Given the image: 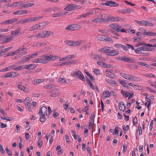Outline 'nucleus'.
<instances>
[{"mask_svg": "<svg viewBox=\"0 0 156 156\" xmlns=\"http://www.w3.org/2000/svg\"><path fill=\"white\" fill-rule=\"evenodd\" d=\"M54 87V85L53 84L47 85L44 86V87L45 89H51Z\"/></svg>", "mask_w": 156, "mask_h": 156, "instance_id": "56", "label": "nucleus"}, {"mask_svg": "<svg viewBox=\"0 0 156 156\" xmlns=\"http://www.w3.org/2000/svg\"><path fill=\"white\" fill-rule=\"evenodd\" d=\"M45 115H41L42 117H40V120L41 122H44L45 121L46 119Z\"/></svg>", "mask_w": 156, "mask_h": 156, "instance_id": "58", "label": "nucleus"}, {"mask_svg": "<svg viewBox=\"0 0 156 156\" xmlns=\"http://www.w3.org/2000/svg\"><path fill=\"white\" fill-rule=\"evenodd\" d=\"M93 71L96 75H99L100 74V70L98 69L94 68L93 69Z\"/></svg>", "mask_w": 156, "mask_h": 156, "instance_id": "52", "label": "nucleus"}, {"mask_svg": "<svg viewBox=\"0 0 156 156\" xmlns=\"http://www.w3.org/2000/svg\"><path fill=\"white\" fill-rule=\"evenodd\" d=\"M46 43L44 42H39L34 44V46L36 47H40L42 46H45Z\"/></svg>", "mask_w": 156, "mask_h": 156, "instance_id": "31", "label": "nucleus"}, {"mask_svg": "<svg viewBox=\"0 0 156 156\" xmlns=\"http://www.w3.org/2000/svg\"><path fill=\"white\" fill-rule=\"evenodd\" d=\"M27 12L28 11L27 10H19L13 12V14L15 15H23L26 14Z\"/></svg>", "mask_w": 156, "mask_h": 156, "instance_id": "11", "label": "nucleus"}, {"mask_svg": "<svg viewBox=\"0 0 156 156\" xmlns=\"http://www.w3.org/2000/svg\"><path fill=\"white\" fill-rule=\"evenodd\" d=\"M42 57L44 59L49 61L55 60L57 57V56L54 55H50L49 56L43 55Z\"/></svg>", "mask_w": 156, "mask_h": 156, "instance_id": "8", "label": "nucleus"}, {"mask_svg": "<svg viewBox=\"0 0 156 156\" xmlns=\"http://www.w3.org/2000/svg\"><path fill=\"white\" fill-rule=\"evenodd\" d=\"M24 69V65L19 66L16 67H13L12 69L14 70H19Z\"/></svg>", "mask_w": 156, "mask_h": 156, "instance_id": "37", "label": "nucleus"}, {"mask_svg": "<svg viewBox=\"0 0 156 156\" xmlns=\"http://www.w3.org/2000/svg\"><path fill=\"white\" fill-rule=\"evenodd\" d=\"M18 19L16 18H14L12 19H10L8 20H5L3 22H2L1 24H11L12 23H13L15 22H16L18 21Z\"/></svg>", "mask_w": 156, "mask_h": 156, "instance_id": "15", "label": "nucleus"}, {"mask_svg": "<svg viewBox=\"0 0 156 156\" xmlns=\"http://www.w3.org/2000/svg\"><path fill=\"white\" fill-rule=\"evenodd\" d=\"M105 74L106 76H108L111 78H113L114 76V74L110 71L109 69L107 70L105 72Z\"/></svg>", "mask_w": 156, "mask_h": 156, "instance_id": "20", "label": "nucleus"}, {"mask_svg": "<svg viewBox=\"0 0 156 156\" xmlns=\"http://www.w3.org/2000/svg\"><path fill=\"white\" fill-rule=\"evenodd\" d=\"M144 26H146L152 27L153 26V24L151 23L149 21L146 20H144Z\"/></svg>", "mask_w": 156, "mask_h": 156, "instance_id": "42", "label": "nucleus"}, {"mask_svg": "<svg viewBox=\"0 0 156 156\" xmlns=\"http://www.w3.org/2000/svg\"><path fill=\"white\" fill-rule=\"evenodd\" d=\"M77 62V61L76 60H70L67 62V65H74L76 64Z\"/></svg>", "mask_w": 156, "mask_h": 156, "instance_id": "34", "label": "nucleus"}, {"mask_svg": "<svg viewBox=\"0 0 156 156\" xmlns=\"http://www.w3.org/2000/svg\"><path fill=\"white\" fill-rule=\"evenodd\" d=\"M23 4L24 2H23L19 1L13 3V4H11V6L14 8H15L16 7H19L22 6L23 5Z\"/></svg>", "mask_w": 156, "mask_h": 156, "instance_id": "17", "label": "nucleus"}, {"mask_svg": "<svg viewBox=\"0 0 156 156\" xmlns=\"http://www.w3.org/2000/svg\"><path fill=\"white\" fill-rule=\"evenodd\" d=\"M80 72H81L79 70L77 71H74L72 72L71 75L74 77H75L77 76H78L79 74L80 73Z\"/></svg>", "mask_w": 156, "mask_h": 156, "instance_id": "27", "label": "nucleus"}, {"mask_svg": "<svg viewBox=\"0 0 156 156\" xmlns=\"http://www.w3.org/2000/svg\"><path fill=\"white\" fill-rule=\"evenodd\" d=\"M44 81L42 79H36L34 80V83L36 85H37L39 83L41 82H43Z\"/></svg>", "mask_w": 156, "mask_h": 156, "instance_id": "35", "label": "nucleus"}, {"mask_svg": "<svg viewBox=\"0 0 156 156\" xmlns=\"http://www.w3.org/2000/svg\"><path fill=\"white\" fill-rule=\"evenodd\" d=\"M92 58L93 59H95L96 60H98L100 58V55H97L96 54L92 55H91Z\"/></svg>", "mask_w": 156, "mask_h": 156, "instance_id": "49", "label": "nucleus"}, {"mask_svg": "<svg viewBox=\"0 0 156 156\" xmlns=\"http://www.w3.org/2000/svg\"><path fill=\"white\" fill-rule=\"evenodd\" d=\"M15 65H14L8 66L6 68H5L4 69H1L0 70V71L1 72H3L7 71H9L11 69L13 68V67H15Z\"/></svg>", "mask_w": 156, "mask_h": 156, "instance_id": "24", "label": "nucleus"}, {"mask_svg": "<svg viewBox=\"0 0 156 156\" xmlns=\"http://www.w3.org/2000/svg\"><path fill=\"white\" fill-rule=\"evenodd\" d=\"M144 20H142L141 21H139L138 20H135V22L139 25H144Z\"/></svg>", "mask_w": 156, "mask_h": 156, "instance_id": "59", "label": "nucleus"}, {"mask_svg": "<svg viewBox=\"0 0 156 156\" xmlns=\"http://www.w3.org/2000/svg\"><path fill=\"white\" fill-rule=\"evenodd\" d=\"M17 54V53H16V50H15L13 51L8 53L5 56V57H7L9 56Z\"/></svg>", "mask_w": 156, "mask_h": 156, "instance_id": "43", "label": "nucleus"}, {"mask_svg": "<svg viewBox=\"0 0 156 156\" xmlns=\"http://www.w3.org/2000/svg\"><path fill=\"white\" fill-rule=\"evenodd\" d=\"M125 126L124 125L123 126L122 128L124 132L125 133H126V132L129 129V126L128 125H127L124 128Z\"/></svg>", "mask_w": 156, "mask_h": 156, "instance_id": "60", "label": "nucleus"}, {"mask_svg": "<svg viewBox=\"0 0 156 156\" xmlns=\"http://www.w3.org/2000/svg\"><path fill=\"white\" fill-rule=\"evenodd\" d=\"M17 88L25 92H27L28 90V89L27 88L21 84L18 85L17 86Z\"/></svg>", "mask_w": 156, "mask_h": 156, "instance_id": "22", "label": "nucleus"}, {"mask_svg": "<svg viewBox=\"0 0 156 156\" xmlns=\"http://www.w3.org/2000/svg\"><path fill=\"white\" fill-rule=\"evenodd\" d=\"M31 59V57H30V56H29L27 58H23L21 61H20L19 62L20 63L24 62L29 61Z\"/></svg>", "mask_w": 156, "mask_h": 156, "instance_id": "51", "label": "nucleus"}, {"mask_svg": "<svg viewBox=\"0 0 156 156\" xmlns=\"http://www.w3.org/2000/svg\"><path fill=\"white\" fill-rule=\"evenodd\" d=\"M11 75L12 78L14 77L18 76L19 75V74L15 72H11Z\"/></svg>", "mask_w": 156, "mask_h": 156, "instance_id": "57", "label": "nucleus"}, {"mask_svg": "<svg viewBox=\"0 0 156 156\" xmlns=\"http://www.w3.org/2000/svg\"><path fill=\"white\" fill-rule=\"evenodd\" d=\"M74 4H70L69 5H68L66 6L65 8V9L66 10H67L68 11H70L73 9H74Z\"/></svg>", "mask_w": 156, "mask_h": 156, "instance_id": "23", "label": "nucleus"}, {"mask_svg": "<svg viewBox=\"0 0 156 156\" xmlns=\"http://www.w3.org/2000/svg\"><path fill=\"white\" fill-rule=\"evenodd\" d=\"M78 26L77 24H75L70 25L68 26L66 29L67 30H77Z\"/></svg>", "mask_w": 156, "mask_h": 156, "instance_id": "7", "label": "nucleus"}, {"mask_svg": "<svg viewBox=\"0 0 156 156\" xmlns=\"http://www.w3.org/2000/svg\"><path fill=\"white\" fill-rule=\"evenodd\" d=\"M114 47L118 50L122 49L125 51H127V48L126 46L119 44H116L114 45Z\"/></svg>", "mask_w": 156, "mask_h": 156, "instance_id": "5", "label": "nucleus"}, {"mask_svg": "<svg viewBox=\"0 0 156 156\" xmlns=\"http://www.w3.org/2000/svg\"><path fill=\"white\" fill-rule=\"evenodd\" d=\"M39 52L37 51L35 53H34L32 54L31 55H30V57H31V59L35 57L36 56L39 54Z\"/></svg>", "mask_w": 156, "mask_h": 156, "instance_id": "61", "label": "nucleus"}, {"mask_svg": "<svg viewBox=\"0 0 156 156\" xmlns=\"http://www.w3.org/2000/svg\"><path fill=\"white\" fill-rule=\"evenodd\" d=\"M119 54L118 51L114 49H112L110 53H109V55L110 56H114L118 55Z\"/></svg>", "mask_w": 156, "mask_h": 156, "instance_id": "29", "label": "nucleus"}, {"mask_svg": "<svg viewBox=\"0 0 156 156\" xmlns=\"http://www.w3.org/2000/svg\"><path fill=\"white\" fill-rule=\"evenodd\" d=\"M109 18V16H108L106 14H104L101 15V18L105 20L104 21H102V22H105L106 21V20L107 21V18Z\"/></svg>", "mask_w": 156, "mask_h": 156, "instance_id": "50", "label": "nucleus"}, {"mask_svg": "<svg viewBox=\"0 0 156 156\" xmlns=\"http://www.w3.org/2000/svg\"><path fill=\"white\" fill-rule=\"evenodd\" d=\"M119 83L123 86L125 87L127 89L128 88V86L127 85L126 83L124 81L119 80Z\"/></svg>", "mask_w": 156, "mask_h": 156, "instance_id": "40", "label": "nucleus"}, {"mask_svg": "<svg viewBox=\"0 0 156 156\" xmlns=\"http://www.w3.org/2000/svg\"><path fill=\"white\" fill-rule=\"evenodd\" d=\"M147 46V44H146V43L144 42H140V43H137L136 45V47H138L140 46Z\"/></svg>", "mask_w": 156, "mask_h": 156, "instance_id": "53", "label": "nucleus"}, {"mask_svg": "<svg viewBox=\"0 0 156 156\" xmlns=\"http://www.w3.org/2000/svg\"><path fill=\"white\" fill-rule=\"evenodd\" d=\"M139 50H140V51H151L154 50V48H149L148 46H144L139 48Z\"/></svg>", "mask_w": 156, "mask_h": 156, "instance_id": "9", "label": "nucleus"}, {"mask_svg": "<svg viewBox=\"0 0 156 156\" xmlns=\"http://www.w3.org/2000/svg\"><path fill=\"white\" fill-rule=\"evenodd\" d=\"M110 96V93L109 91L105 90L104 91L101 95V99H105L106 98H109Z\"/></svg>", "mask_w": 156, "mask_h": 156, "instance_id": "13", "label": "nucleus"}, {"mask_svg": "<svg viewBox=\"0 0 156 156\" xmlns=\"http://www.w3.org/2000/svg\"><path fill=\"white\" fill-rule=\"evenodd\" d=\"M66 57V60H69L70 59L75 58V55H68Z\"/></svg>", "mask_w": 156, "mask_h": 156, "instance_id": "54", "label": "nucleus"}, {"mask_svg": "<svg viewBox=\"0 0 156 156\" xmlns=\"http://www.w3.org/2000/svg\"><path fill=\"white\" fill-rule=\"evenodd\" d=\"M109 27L113 29L115 31L117 32H119L120 31V29L122 28L121 26L119 25L118 24L113 23L108 25Z\"/></svg>", "mask_w": 156, "mask_h": 156, "instance_id": "2", "label": "nucleus"}, {"mask_svg": "<svg viewBox=\"0 0 156 156\" xmlns=\"http://www.w3.org/2000/svg\"><path fill=\"white\" fill-rule=\"evenodd\" d=\"M119 109L122 111H124L126 109V105L123 102L121 101L119 103Z\"/></svg>", "mask_w": 156, "mask_h": 156, "instance_id": "19", "label": "nucleus"}, {"mask_svg": "<svg viewBox=\"0 0 156 156\" xmlns=\"http://www.w3.org/2000/svg\"><path fill=\"white\" fill-rule=\"evenodd\" d=\"M24 69L28 70H32L34 69L36 66V65L34 64H31L30 65H24Z\"/></svg>", "mask_w": 156, "mask_h": 156, "instance_id": "14", "label": "nucleus"}, {"mask_svg": "<svg viewBox=\"0 0 156 156\" xmlns=\"http://www.w3.org/2000/svg\"><path fill=\"white\" fill-rule=\"evenodd\" d=\"M47 108L45 106H43L41 107L38 113L40 115H47Z\"/></svg>", "mask_w": 156, "mask_h": 156, "instance_id": "3", "label": "nucleus"}, {"mask_svg": "<svg viewBox=\"0 0 156 156\" xmlns=\"http://www.w3.org/2000/svg\"><path fill=\"white\" fill-rule=\"evenodd\" d=\"M120 75L122 77L129 80L131 75H129L126 74H125L123 73H120Z\"/></svg>", "mask_w": 156, "mask_h": 156, "instance_id": "26", "label": "nucleus"}, {"mask_svg": "<svg viewBox=\"0 0 156 156\" xmlns=\"http://www.w3.org/2000/svg\"><path fill=\"white\" fill-rule=\"evenodd\" d=\"M97 64L99 66L103 67L104 68H110L112 66L111 65L109 64H107L105 62L101 61H98L97 62Z\"/></svg>", "mask_w": 156, "mask_h": 156, "instance_id": "10", "label": "nucleus"}, {"mask_svg": "<svg viewBox=\"0 0 156 156\" xmlns=\"http://www.w3.org/2000/svg\"><path fill=\"white\" fill-rule=\"evenodd\" d=\"M105 20L104 19H102L100 18H97V19H94L92 20V21L93 22H102V21H104Z\"/></svg>", "mask_w": 156, "mask_h": 156, "instance_id": "36", "label": "nucleus"}, {"mask_svg": "<svg viewBox=\"0 0 156 156\" xmlns=\"http://www.w3.org/2000/svg\"><path fill=\"white\" fill-rule=\"evenodd\" d=\"M66 13H68V12H66L64 13L62 11H61L58 12L56 13L55 14H54L52 15V16L53 17H59L62 16L64 15H66Z\"/></svg>", "mask_w": 156, "mask_h": 156, "instance_id": "18", "label": "nucleus"}, {"mask_svg": "<svg viewBox=\"0 0 156 156\" xmlns=\"http://www.w3.org/2000/svg\"><path fill=\"white\" fill-rule=\"evenodd\" d=\"M59 95V93L58 91L55 92L50 95L51 97L55 98L58 96Z\"/></svg>", "mask_w": 156, "mask_h": 156, "instance_id": "47", "label": "nucleus"}, {"mask_svg": "<svg viewBox=\"0 0 156 156\" xmlns=\"http://www.w3.org/2000/svg\"><path fill=\"white\" fill-rule=\"evenodd\" d=\"M38 29V24H36L34 26L30 27L29 29V30L30 31H32L33 30H36Z\"/></svg>", "mask_w": 156, "mask_h": 156, "instance_id": "32", "label": "nucleus"}, {"mask_svg": "<svg viewBox=\"0 0 156 156\" xmlns=\"http://www.w3.org/2000/svg\"><path fill=\"white\" fill-rule=\"evenodd\" d=\"M130 80L132 81H140L141 80V79L140 78L136 77L131 75L130 76Z\"/></svg>", "mask_w": 156, "mask_h": 156, "instance_id": "25", "label": "nucleus"}, {"mask_svg": "<svg viewBox=\"0 0 156 156\" xmlns=\"http://www.w3.org/2000/svg\"><path fill=\"white\" fill-rule=\"evenodd\" d=\"M32 62L34 63H40L45 64L47 63V61L43 58H37L34 59L32 61Z\"/></svg>", "mask_w": 156, "mask_h": 156, "instance_id": "12", "label": "nucleus"}, {"mask_svg": "<svg viewBox=\"0 0 156 156\" xmlns=\"http://www.w3.org/2000/svg\"><path fill=\"white\" fill-rule=\"evenodd\" d=\"M56 9V8L55 7L50 8L46 9L45 11L47 12H51L52 11H54Z\"/></svg>", "mask_w": 156, "mask_h": 156, "instance_id": "48", "label": "nucleus"}, {"mask_svg": "<svg viewBox=\"0 0 156 156\" xmlns=\"http://www.w3.org/2000/svg\"><path fill=\"white\" fill-rule=\"evenodd\" d=\"M34 5V3H28L23 5L24 8H27L33 6Z\"/></svg>", "mask_w": 156, "mask_h": 156, "instance_id": "45", "label": "nucleus"}, {"mask_svg": "<svg viewBox=\"0 0 156 156\" xmlns=\"http://www.w3.org/2000/svg\"><path fill=\"white\" fill-rule=\"evenodd\" d=\"M121 18L118 16L114 17L112 16H109V18H107L108 22H116L120 20Z\"/></svg>", "mask_w": 156, "mask_h": 156, "instance_id": "6", "label": "nucleus"}, {"mask_svg": "<svg viewBox=\"0 0 156 156\" xmlns=\"http://www.w3.org/2000/svg\"><path fill=\"white\" fill-rule=\"evenodd\" d=\"M12 47H10L2 50L1 51H0V55H1L2 53H5L6 52L8 51L9 50L12 49Z\"/></svg>", "mask_w": 156, "mask_h": 156, "instance_id": "44", "label": "nucleus"}, {"mask_svg": "<svg viewBox=\"0 0 156 156\" xmlns=\"http://www.w3.org/2000/svg\"><path fill=\"white\" fill-rule=\"evenodd\" d=\"M78 77L82 80H84V77L82 73L81 72L80 73Z\"/></svg>", "mask_w": 156, "mask_h": 156, "instance_id": "63", "label": "nucleus"}, {"mask_svg": "<svg viewBox=\"0 0 156 156\" xmlns=\"http://www.w3.org/2000/svg\"><path fill=\"white\" fill-rule=\"evenodd\" d=\"M106 81L111 85H115L116 84L115 81L112 80H106Z\"/></svg>", "mask_w": 156, "mask_h": 156, "instance_id": "38", "label": "nucleus"}, {"mask_svg": "<svg viewBox=\"0 0 156 156\" xmlns=\"http://www.w3.org/2000/svg\"><path fill=\"white\" fill-rule=\"evenodd\" d=\"M24 46L23 45L21 46L18 49L16 50V53H19L20 52H21L22 51H25L26 49V48L24 47Z\"/></svg>", "mask_w": 156, "mask_h": 156, "instance_id": "28", "label": "nucleus"}, {"mask_svg": "<svg viewBox=\"0 0 156 156\" xmlns=\"http://www.w3.org/2000/svg\"><path fill=\"white\" fill-rule=\"evenodd\" d=\"M20 31V30L19 29H17L14 31H12L11 33V34L14 36L18 34Z\"/></svg>", "mask_w": 156, "mask_h": 156, "instance_id": "39", "label": "nucleus"}, {"mask_svg": "<svg viewBox=\"0 0 156 156\" xmlns=\"http://www.w3.org/2000/svg\"><path fill=\"white\" fill-rule=\"evenodd\" d=\"M58 82L60 83H63L66 82V79L64 78L59 77Z\"/></svg>", "mask_w": 156, "mask_h": 156, "instance_id": "46", "label": "nucleus"}, {"mask_svg": "<svg viewBox=\"0 0 156 156\" xmlns=\"http://www.w3.org/2000/svg\"><path fill=\"white\" fill-rule=\"evenodd\" d=\"M121 92L123 96H125L126 98L130 94L129 92L123 90H121Z\"/></svg>", "mask_w": 156, "mask_h": 156, "instance_id": "41", "label": "nucleus"}, {"mask_svg": "<svg viewBox=\"0 0 156 156\" xmlns=\"http://www.w3.org/2000/svg\"><path fill=\"white\" fill-rule=\"evenodd\" d=\"M84 42L83 41H73V47H77L79 46L80 44L83 43Z\"/></svg>", "mask_w": 156, "mask_h": 156, "instance_id": "21", "label": "nucleus"}, {"mask_svg": "<svg viewBox=\"0 0 156 156\" xmlns=\"http://www.w3.org/2000/svg\"><path fill=\"white\" fill-rule=\"evenodd\" d=\"M93 14V12H88L85 14L81 15H80L79 17H78V19H80L81 18H84L85 17L87 16L92 15Z\"/></svg>", "mask_w": 156, "mask_h": 156, "instance_id": "33", "label": "nucleus"}, {"mask_svg": "<svg viewBox=\"0 0 156 156\" xmlns=\"http://www.w3.org/2000/svg\"><path fill=\"white\" fill-rule=\"evenodd\" d=\"M54 35V33L50 31H42L40 32L37 35L36 37L38 38H44L52 36Z\"/></svg>", "mask_w": 156, "mask_h": 156, "instance_id": "1", "label": "nucleus"}, {"mask_svg": "<svg viewBox=\"0 0 156 156\" xmlns=\"http://www.w3.org/2000/svg\"><path fill=\"white\" fill-rule=\"evenodd\" d=\"M147 45L148 46L149 48H154L153 47H156V43L154 44H151L149 43L147 44Z\"/></svg>", "mask_w": 156, "mask_h": 156, "instance_id": "64", "label": "nucleus"}, {"mask_svg": "<svg viewBox=\"0 0 156 156\" xmlns=\"http://www.w3.org/2000/svg\"><path fill=\"white\" fill-rule=\"evenodd\" d=\"M15 38V37L13 36H8L5 38V42H8Z\"/></svg>", "mask_w": 156, "mask_h": 156, "instance_id": "30", "label": "nucleus"}, {"mask_svg": "<svg viewBox=\"0 0 156 156\" xmlns=\"http://www.w3.org/2000/svg\"><path fill=\"white\" fill-rule=\"evenodd\" d=\"M48 21L43 22L38 24V27L39 30H42L48 24Z\"/></svg>", "mask_w": 156, "mask_h": 156, "instance_id": "16", "label": "nucleus"}, {"mask_svg": "<svg viewBox=\"0 0 156 156\" xmlns=\"http://www.w3.org/2000/svg\"><path fill=\"white\" fill-rule=\"evenodd\" d=\"M43 144V142L42 140H38L37 142V147L39 148H40L41 147Z\"/></svg>", "mask_w": 156, "mask_h": 156, "instance_id": "62", "label": "nucleus"}, {"mask_svg": "<svg viewBox=\"0 0 156 156\" xmlns=\"http://www.w3.org/2000/svg\"><path fill=\"white\" fill-rule=\"evenodd\" d=\"M116 59L119 60L124 61L128 62H130L132 61L129 58L127 57L125 55L122 56L117 57L116 58Z\"/></svg>", "mask_w": 156, "mask_h": 156, "instance_id": "4", "label": "nucleus"}, {"mask_svg": "<svg viewBox=\"0 0 156 156\" xmlns=\"http://www.w3.org/2000/svg\"><path fill=\"white\" fill-rule=\"evenodd\" d=\"M64 42L66 44L69 46H73V41H64Z\"/></svg>", "mask_w": 156, "mask_h": 156, "instance_id": "55", "label": "nucleus"}]
</instances>
